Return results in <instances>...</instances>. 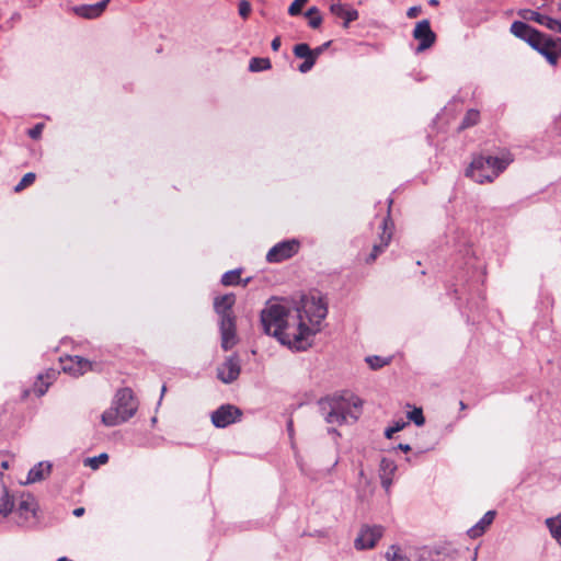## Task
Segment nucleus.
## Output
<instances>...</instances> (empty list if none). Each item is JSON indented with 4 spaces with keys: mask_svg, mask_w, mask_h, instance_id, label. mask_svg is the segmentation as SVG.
Listing matches in <instances>:
<instances>
[{
    "mask_svg": "<svg viewBox=\"0 0 561 561\" xmlns=\"http://www.w3.org/2000/svg\"><path fill=\"white\" fill-rule=\"evenodd\" d=\"M327 316L328 304L319 291L300 295L298 300L283 297V346L307 351Z\"/></svg>",
    "mask_w": 561,
    "mask_h": 561,
    "instance_id": "nucleus-1",
    "label": "nucleus"
},
{
    "mask_svg": "<svg viewBox=\"0 0 561 561\" xmlns=\"http://www.w3.org/2000/svg\"><path fill=\"white\" fill-rule=\"evenodd\" d=\"M362 399L351 392L319 401L320 411L325 422L337 425L350 421L355 423L362 414Z\"/></svg>",
    "mask_w": 561,
    "mask_h": 561,
    "instance_id": "nucleus-2",
    "label": "nucleus"
},
{
    "mask_svg": "<svg viewBox=\"0 0 561 561\" xmlns=\"http://www.w3.org/2000/svg\"><path fill=\"white\" fill-rule=\"evenodd\" d=\"M234 304L236 296L233 294H225L214 299V310L219 317L218 323L224 351L231 350L238 342L236 317L232 310Z\"/></svg>",
    "mask_w": 561,
    "mask_h": 561,
    "instance_id": "nucleus-3",
    "label": "nucleus"
},
{
    "mask_svg": "<svg viewBox=\"0 0 561 561\" xmlns=\"http://www.w3.org/2000/svg\"><path fill=\"white\" fill-rule=\"evenodd\" d=\"M513 161L510 152L503 153L501 157L478 156L474 157L466 170V176L471 178L474 182L483 184L493 182Z\"/></svg>",
    "mask_w": 561,
    "mask_h": 561,
    "instance_id": "nucleus-4",
    "label": "nucleus"
},
{
    "mask_svg": "<svg viewBox=\"0 0 561 561\" xmlns=\"http://www.w3.org/2000/svg\"><path fill=\"white\" fill-rule=\"evenodd\" d=\"M260 325L265 335L280 343V298L272 297L260 312Z\"/></svg>",
    "mask_w": 561,
    "mask_h": 561,
    "instance_id": "nucleus-5",
    "label": "nucleus"
},
{
    "mask_svg": "<svg viewBox=\"0 0 561 561\" xmlns=\"http://www.w3.org/2000/svg\"><path fill=\"white\" fill-rule=\"evenodd\" d=\"M378 238L379 242L374 243L370 253L365 257L367 264L374 263L377 257L385 252L388 248L394 231V222L391 218V213H387L378 221Z\"/></svg>",
    "mask_w": 561,
    "mask_h": 561,
    "instance_id": "nucleus-6",
    "label": "nucleus"
},
{
    "mask_svg": "<svg viewBox=\"0 0 561 561\" xmlns=\"http://www.w3.org/2000/svg\"><path fill=\"white\" fill-rule=\"evenodd\" d=\"M529 46L542 55L552 66L557 65L561 56V38L546 35L542 32L537 37L530 38Z\"/></svg>",
    "mask_w": 561,
    "mask_h": 561,
    "instance_id": "nucleus-7",
    "label": "nucleus"
},
{
    "mask_svg": "<svg viewBox=\"0 0 561 561\" xmlns=\"http://www.w3.org/2000/svg\"><path fill=\"white\" fill-rule=\"evenodd\" d=\"M242 411L232 404H222L211 413V423L217 428H225L238 421Z\"/></svg>",
    "mask_w": 561,
    "mask_h": 561,
    "instance_id": "nucleus-8",
    "label": "nucleus"
},
{
    "mask_svg": "<svg viewBox=\"0 0 561 561\" xmlns=\"http://www.w3.org/2000/svg\"><path fill=\"white\" fill-rule=\"evenodd\" d=\"M15 513L19 517L16 520L18 526L28 527L31 519L36 518L37 503L32 494H23L18 503Z\"/></svg>",
    "mask_w": 561,
    "mask_h": 561,
    "instance_id": "nucleus-9",
    "label": "nucleus"
},
{
    "mask_svg": "<svg viewBox=\"0 0 561 561\" xmlns=\"http://www.w3.org/2000/svg\"><path fill=\"white\" fill-rule=\"evenodd\" d=\"M115 409L123 415V420L128 421L137 411V403L134 393L129 388H122L115 396Z\"/></svg>",
    "mask_w": 561,
    "mask_h": 561,
    "instance_id": "nucleus-10",
    "label": "nucleus"
},
{
    "mask_svg": "<svg viewBox=\"0 0 561 561\" xmlns=\"http://www.w3.org/2000/svg\"><path fill=\"white\" fill-rule=\"evenodd\" d=\"M383 528L381 526L365 525L360 528L354 546L357 550H367L375 547L377 541L382 537Z\"/></svg>",
    "mask_w": 561,
    "mask_h": 561,
    "instance_id": "nucleus-11",
    "label": "nucleus"
},
{
    "mask_svg": "<svg viewBox=\"0 0 561 561\" xmlns=\"http://www.w3.org/2000/svg\"><path fill=\"white\" fill-rule=\"evenodd\" d=\"M240 373L241 362L237 354L227 357L225 362L217 368L218 379L226 385L237 380Z\"/></svg>",
    "mask_w": 561,
    "mask_h": 561,
    "instance_id": "nucleus-12",
    "label": "nucleus"
},
{
    "mask_svg": "<svg viewBox=\"0 0 561 561\" xmlns=\"http://www.w3.org/2000/svg\"><path fill=\"white\" fill-rule=\"evenodd\" d=\"M413 36L420 42L416 48L417 51L428 49L436 39V34L432 31L428 20H422L416 23Z\"/></svg>",
    "mask_w": 561,
    "mask_h": 561,
    "instance_id": "nucleus-13",
    "label": "nucleus"
},
{
    "mask_svg": "<svg viewBox=\"0 0 561 561\" xmlns=\"http://www.w3.org/2000/svg\"><path fill=\"white\" fill-rule=\"evenodd\" d=\"M60 363L62 370L75 377L81 376L92 369V364L80 356L60 358Z\"/></svg>",
    "mask_w": 561,
    "mask_h": 561,
    "instance_id": "nucleus-14",
    "label": "nucleus"
},
{
    "mask_svg": "<svg viewBox=\"0 0 561 561\" xmlns=\"http://www.w3.org/2000/svg\"><path fill=\"white\" fill-rule=\"evenodd\" d=\"M330 12L343 20V27L347 28L350 23L356 21L359 16L358 11L351 5L343 4L340 0L333 1L330 4Z\"/></svg>",
    "mask_w": 561,
    "mask_h": 561,
    "instance_id": "nucleus-15",
    "label": "nucleus"
},
{
    "mask_svg": "<svg viewBox=\"0 0 561 561\" xmlns=\"http://www.w3.org/2000/svg\"><path fill=\"white\" fill-rule=\"evenodd\" d=\"M111 0H102L93 4H81L73 8V12L83 19L92 20L102 15Z\"/></svg>",
    "mask_w": 561,
    "mask_h": 561,
    "instance_id": "nucleus-16",
    "label": "nucleus"
},
{
    "mask_svg": "<svg viewBox=\"0 0 561 561\" xmlns=\"http://www.w3.org/2000/svg\"><path fill=\"white\" fill-rule=\"evenodd\" d=\"M294 54L297 58L304 59V61L298 67V70L301 73H307L313 68L314 56L312 55V49L307 43H299L295 45Z\"/></svg>",
    "mask_w": 561,
    "mask_h": 561,
    "instance_id": "nucleus-17",
    "label": "nucleus"
},
{
    "mask_svg": "<svg viewBox=\"0 0 561 561\" xmlns=\"http://www.w3.org/2000/svg\"><path fill=\"white\" fill-rule=\"evenodd\" d=\"M511 32L528 45L530 38H535L540 34V31L522 21H514L511 25Z\"/></svg>",
    "mask_w": 561,
    "mask_h": 561,
    "instance_id": "nucleus-18",
    "label": "nucleus"
},
{
    "mask_svg": "<svg viewBox=\"0 0 561 561\" xmlns=\"http://www.w3.org/2000/svg\"><path fill=\"white\" fill-rule=\"evenodd\" d=\"M495 516V511H488L478 523H476L470 529H468V536L470 538H478L482 536L485 533V530L492 525Z\"/></svg>",
    "mask_w": 561,
    "mask_h": 561,
    "instance_id": "nucleus-19",
    "label": "nucleus"
},
{
    "mask_svg": "<svg viewBox=\"0 0 561 561\" xmlns=\"http://www.w3.org/2000/svg\"><path fill=\"white\" fill-rule=\"evenodd\" d=\"M522 16L526 20L534 21L540 25H543L551 31H556V25H558L557 19H553L545 14H540L531 10H526L524 13H522Z\"/></svg>",
    "mask_w": 561,
    "mask_h": 561,
    "instance_id": "nucleus-20",
    "label": "nucleus"
},
{
    "mask_svg": "<svg viewBox=\"0 0 561 561\" xmlns=\"http://www.w3.org/2000/svg\"><path fill=\"white\" fill-rule=\"evenodd\" d=\"M51 465L47 461H42L35 465L27 473L26 483H35L45 479L50 473Z\"/></svg>",
    "mask_w": 561,
    "mask_h": 561,
    "instance_id": "nucleus-21",
    "label": "nucleus"
},
{
    "mask_svg": "<svg viewBox=\"0 0 561 561\" xmlns=\"http://www.w3.org/2000/svg\"><path fill=\"white\" fill-rule=\"evenodd\" d=\"M124 422L126 420H123V415L115 408H111L102 414V423L106 426H116Z\"/></svg>",
    "mask_w": 561,
    "mask_h": 561,
    "instance_id": "nucleus-22",
    "label": "nucleus"
},
{
    "mask_svg": "<svg viewBox=\"0 0 561 561\" xmlns=\"http://www.w3.org/2000/svg\"><path fill=\"white\" fill-rule=\"evenodd\" d=\"M300 245L299 239L296 238L283 240V260H288L296 255Z\"/></svg>",
    "mask_w": 561,
    "mask_h": 561,
    "instance_id": "nucleus-23",
    "label": "nucleus"
},
{
    "mask_svg": "<svg viewBox=\"0 0 561 561\" xmlns=\"http://www.w3.org/2000/svg\"><path fill=\"white\" fill-rule=\"evenodd\" d=\"M546 525L552 538L561 546V513L557 517L547 518Z\"/></svg>",
    "mask_w": 561,
    "mask_h": 561,
    "instance_id": "nucleus-24",
    "label": "nucleus"
},
{
    "mask_svg": "<svg viewBox=\"0 0 561 561\" xmlns=\"http://www.w3.org/2000/svg\"><path fill=\"white\" fill-rule=\"evenodd\" d=\"M242 268H234L222 274L220 283L224 286H236L241 284Z\"/></svg>",
    "mask_w": 561,
    "mask_h": 561,
    "instance_id": "nucleus-25",
    "label": "nucleus"
},
{
    "mask_svg": "<svg viewBox=\"0 0 561 561\" xmlns=\"http://www.w3.org/2000/svg\"><path fill=\"white\" fill-rule=\"evenodd\" d=\"M272 67L270 58L266 57H252L249 61L250 72H261Z\"/></svg>",
    "mask_w": 561,
    "mask_h": 561,
    "instance_id": "nucleus-26",
    "label": "nucleus"
},
{
    "mask_svg": "<svg viewBox=\"0 0 561 561\" xmlns=\"http://www.w3.org/2000/svg\"><path fill=\"white\" fill-rule=\"evenodd\" d=\"M14 507V502L11 499L9 491L4 488L0 497V514L7 517Z\"/></svg>",
    "mask_w": 561,
    "mask_h": 561,
    "instance_id": "nucleus-27",
    "label": "nucleus"
},
{
    "mask_svg": "<svg viewBox=\"0 0 561 561\" xmlns=\"http://www.w3.org/2000/svg\"><path fill=\"white\" fill-rule=\"evenodd\" d=\"M479 118H480L479 111L473 110V108L469 110L466 113V115L463 116V118L459 125V130L474 126L479 122Z\"/></svg>",
    "mask_w": 561,
    "mask_h": 561,
    "instance_id": "nucleus-28",
    "label": "nucleus"
},
{
    "mask_svg": "<svg viewBox=\"0 0 561 561\" xmlns=\"http://www.w3.org/2000/svg\"><path fill=\"white\" fill-rule=\"evenodd\" d=\"M365 362L368 364V366L373 370H377V369H380V368L389 365L391 362V357H381L378 355H371V356H367L365 358Z\"/></svg>",
    "mask_w": 561,
    "mask_h": 561,
    "instance_id": "nucleus-29",
    "label": "nucleus"
},
{
    "mask_svg": "<svg viewBox=\"0 0 561 561\" xmlns=\"http://www.w3.org/2000/svg\"><path fill=\"white\" fill-rule=\"evenodd\" d=\"M380 476L393 477L397 471V465L392 459L383 457L379 465Z\"/></svg>",
    "mask_w": 561,
    "mask_h": 561,
    "instance_id": "nucleus-30",
    "label": "nucleus"
},
{
    "mask_svg": "<svg viewBox=\"0 0 561 561\" xmlns=\"http://www.w3.org/2000/svg\"><path fill=\"white\" fill-rule=\"evenodd\" d=\"M108 461V455L106 453H102L99 456L90 457L84 460V465L89 466L91 469L95 470L101 465H104Z\"/></svg>",
    "mask_w": 561,
    "mask_h": 561,
    "instance_id": "nucleus-31",
    "label": "nucleus"
},
{
    "mask_svg": "<svg viewBox=\"0 0 561 561\" xmlns=\"http://www.w3.org/2000/svg\"><path fill=\"white\" fill-rule=\"evenodd\" d=\"M36 180V174L34 172H27L23 175L20 182L14 186V192H21L24 188L32 185Z\"/></svg>",
    "mask_w": 561,
    "mask_h": 561,
    "instance_id": "nucleus-32",
    "label": "nucleus"
},
{
    "mask_svg": "<svg viewBox=\"0 0 561 561\" xmlns=\"http://www.w3.org/2000/svg\"><path fill=\"white\" fill-rule=\"evenodd\" d=\"M387 561H411L404 554L401 553L400 548L397 546H391L389 550L386 552Z\"/></svg>",
    "mask_w": 561,
    "mask_h": 561,
    "instance_id": "nucleus-33",
    "label": "nucleus"
},
{
    "mask_svg": "<svg viewBox=\"0 0 561 561\" xmlns=\"http://www.w3.org/2000/svg\"><path fill=\"white\" fill-rule=\"evenodd\" d=\"M408 419L412 421L416 426H422L425 423L423 410L421 408H414L408 412Z\"/></svg>",
    "mask_w": 561,
    "mask_h": 561,
    "instance_id": "nucleus-34",
    "label": "nucleus"
},
{
    "mask_svg": "<svg viewBox=\"0 0 561 561\" xmlns=\"http://www.w3.org/2000/svg\"><path fill=\"white\" fill-rule=\"evenodd\" d=\"M49 387V381H44V375L38 374L37 381L34 383V392L37 397L44 396Z\"/></svg>",
    "mask_w": 561,
    "mask_h": 561,
    "instance_id": "nucleus-35",
    "label": "nucleus"
},
{
    "mask_svg": "<svg viewBox=\"0 0 561 561\" xmlns=\"http://www.w3.org/2000/svg\"><path fill=\"white\" fill-rule=\"evenodd\" d=\"M266 261L270 263L280 262V242L275 243L266 254Z\"/></svg>",
    "mask_w": 561,
    "mask_h": 561,
    "instance_id": "nucleus-36",
    "label": "nucleus"
},
{
    "mask_svg": "<svg viewBox=\"0 0 561 561\" xmlns=\"http://www.w3.org/2000/svg\"><path fill=\"white\" fill-rule=\"evenodd\" d=\"M307 2H308V0H294V2L288 8V13L291 16L301 14L302 9Z\"/></svg>",
    "mask_w": 561,
    "mask_h": 561,
    "instance_id": "nucleus-37",
    "label": "nucleus"
},
{
    "mask_svg": "<svg viewBox=\"0 0 561 561\" xmlns=\"http://www.w3.org/2000/svg\"><path fill=\"white\" fill-rule=\"evenodd\" d=\"M252 11V5L248 0H240L238 3V12L242 19H248Z\"/></svg>",
    "mask_w": 561,
    "mask_h": 561,
    "instance_id": "nucleus-38",
    "label": "nucleus"
},
{
    "mask_svg": "<svg viewBox=\"0 0 561 561\" xmlns=\"http://www.w3.org/2000/svg\"><path fill=\"white\" fill-rule=\"evenodd\" d=\"M44 128V123H37L32 128L27 129L26 134L31 139L37 140L42 137Z\"/></svg>",
    "mask_w": 561,
    "mask_h": 561,
    "instance_id": "nucleus-39",
    "label": "nucleus"
},
{
    "mask_svg": "<svg viewBox=\"0 0 561 561\" xmlns=\"http://www.w3.org/2000/svg\"><path fill=\"white\" fill-rule=\"evenodd\" d=\"M405 425V422H396L393 426H389L388 428H386L385 436L389 439L392 438V436L396 433L400 432Z\"/></svg>",
    "mask_w": 561,
    "mask_h": 561,
    "instance_id": "nucleus-40",
    "label": "nucleus"
},
{
    "mask_svg": "<svg viewBox=\"0 0 561 561\" xmlns=\"http://www.w3.org/2000/svg\"><path fill=\"white\" fill-rule=\"evenodd\" d=\"M331 44H332V42L328 41V42L323 43L322 45L312 49V55L314 56V62L317 61L318 57L320 55H322L324 53V50L330 47Z\"/></svg>",
    "mask_w": 561,
    "mask_h": 561,
    "instance_id": "nucleus-41",
    "label": "nucleus"
},
{
    "mask_svg": "<svg viewBox=\"0 0 561 561\" xmlns=\"http://www.w3.org/2000/svg\"><path fill=\"white\" fill-rule=\"evenodd\" d=\"M321 23H322V16L320 13L316 14L314 16H310L308 19V24L312 28H318L321 25Z\"/></svg>",
    "mask_w": 561,
    "mask_h": 561,
    "instance_id": "nucleus-42",
    "label": "nucleus"
},
{
    "mask_svg": "<svg viewBox=\"0 0 561 561\" xmlns=\"http://www.w3.org/2000/svg\"><path fill=\"white\" fill-rule=\"evenodd\" d=\"M421 12H422V7L414 5V7L409 8V10L407 11V16L409 19H415Z\"/></svg>",
    "mask_w": 561,
    "mask_h": 561,
    "instance_id": "nucleus-43",
    "label": "nucleus"
},
{
    "mask_svg": "<svg viewBox=\"0 0 561 561\" xmlns=\"http://www.w3.org/2000/svg\"><path fill=\"white\" fill-rule=\"evenodd\" d=\"M393 477L390 476H380L381 485L388 492L392 484Z\"/></svg>",
    "mask_w": 561,
    "mask_h": 561,
    "instance_id": "nucleus-44",
    "label": "nucleus"
},
{
    "mask_svg": "<svg viewBox=\"0 0 561 561\" xmlns=\"http://www.w3.org/2000/svg\"><path fill=\"white\" fill-rule=\"evenodd\" d=\"M432 556V550L427 549L426 547L422 548L421 551H420V554H419V560L422 561V560H425L427 558H431Z\"/></svg>",
    "mask_w": 561,
    "mask_h": 561,
    "instance_id": "nucleus-45",
    "label": "nucleus"
},
{
    "mask_svg": "<svg viewBox=\"0 0 561 561\" xmlns=\"http://www.w3.org/2000/svg\"><path fill=\"white\" fill-rule=\"evenodd\" d=\"M43 375H44V381H49V385H50L51 381L56 377V371L54 369H50V370L46 371V374H43Z\"/></svg>",
    "mask_w": 561,
    "mask_h": 561,
    "instance_id": "nucleus-46",
    "label": "nucleus"
},
{
    "mask_svg": "<svg viewBox=\"0 0 561 561\" xmlns=\"http://www.w3.org/2000/svg\"><path fill=\"white\" fill-rule=\"evenodd\" d=\"M273 50H278L280 48V35H276L272 41Z\"/></svg>",
    "mask_w": 561,
    "mask_h": 561,
    "instance_id": "nucleus-47",
    "label": "nucleus"
},
{
    "mask_svg": "<svg viewBox=\"0 0 561 561\" xmlns=\"http://www.w3.org/2000/svg\"><path fill=\"white\" fill-rule=\"evenodd\" d=\"M319 13H320V11L317 7H311L306 12V16L309 19L310 16H314L316 14H319Z\"/></svg>",
    "mask_w": 561,
    "mask_h": 561,
    "instance_id": "nucleus-48",
    "label": "nucleus"
},
{
    "mask_svg": "<svg viewBox=\"0 0 561 561\" xmlns=\"http://www.w3.org/2000/svg\"><path fill=\"white\" fill-rule=\"evenodd\" d=\"M286 426H287V432H288V435L290 438H293V420L289 419L287 422H286Z\"/></svg>",
    "mask_w": 561,
    "mask_h": 561,
    "instance_id": "nucleus-49",
    "label": "nucleus"
},
{
    "mask_svg": "<svg viewBox=\"0 0 561 561\" xmlns=\"http://www.w3.org/2000/svg\"><path fill=\"white\" fill-rule=\"evenodd\" d=\"M85 510L83 507H77L73 510V515L76 517H81L84 514Z\"/></svg>",
    "mask_w": 561,
    "mask_h": 561,
    "instance_id": "nucleus-50",
    "label": "nucleus"
},
{
    "mask_svg": "<svg viewBox=\"0 0 561 561\" xmlns=\"http://www.w3.org/2000/svg\"><path fill=\"white\" fill-rule=\"evenodd\" d=\"M398 448L402 450L403 453H408L411 450V446L409 444H399Z\"/></svg>",
    "mask_w": 561,
    "mask_h": 561,
    "instance_id": "nucleus-51",
    "label": "nucleus"
},
{
    "mask_svg": "<svg viewBox=\"0 0 561 561\" xmlns=\"http://www.w3.org/2000/svg\"><path fill=\"white\" fill-rule=\"evenodd\" d=\"M252 280L251 277H247L245 279H241V284L243 287H245L248 284H250V282Z\"/></svg>",
    "mask_w": 561,
    "mask_h": 561,
    "instance_id": "nucleus-52",
    "label": "nucleus"
},
{
    "mask_svg": "<svg viewBox=\"0 0 561 561\" xmlns=\"http://www.w3.org/2000/svg\"><path fill=\"white\" fill-rule=\"evenodd\" d=\"M556 126L559 129V133L561 134V115L556 119Z\"/></svg>",
    "mask_w": 561,
    "mask_h": 561,
    "instance_id": "nucleus-53",
    "label": "nucleus"
},
{
    "mask_svg": "<svg viewBox=\"0 0 561 561\" xmlns=\"http://www.w3.org/2000/svg\"><path fill=\"white\" fill-rule=\"evenodd\" d=\"M428 4H430L431 7H436V5H438V4H439V1H438V0H428Z\"/></svg>",
    "mask_w": 561,
    "mask_h": 561,
    "instance_id": "nucleus-54",
    "label": "nucleus"
},
{
    "mask_svg": "<svg viewBox=\"0 0 561 561\" xmlns=\"http://www.w3.org/2000/svg\"><path fill=\"white\" fill-rule=\"evenodd\" d=\"M556 31L561 33V21L558 20V25H556Z\"/></svg>",
    "mask_w": 561,
    "mask_h": 561,
    "instance_id": "nucleus-55",
    "label": "nucleus"
},
{
    "mask_svg": "<svg viewBox=\"0 0 561 561\" xmlns=\"http://www.w3.org/2000/svg\"><path fill=\"white\" fill-rule=\"evenodd\" d=\"M459 405H460V409H461V410L467 409V404H466L463 401H460V402H459Z\"/></svg>",
    "mask_w": 561,
    "mask_h": 561,
    "instance_id": "nucleus-56",
    "label": "nucleus"
},
{
    "mask_svg": "<svg viewBox=\"0 0 561 561\" xmlns=\"http://www.w3.org/2000/svg\"><path fill=\"white\" fill-rule=\"evenodd\" d=\"M387 202H388V210H390L391 206H392V199L388 198Z\"/></svg>",
    "mask_w": 561,
    "mask_h": 561,
    "instance_id": "nucleus-57",
    "label": "nucleus"
},
{
    "mask_svg": "<svg viewBox=\"0 0 561 561\" xmlns=\"http://www.w3.org/2000/svg\"><path fill=\"white\" fill-rule=\"evenodd\" d=\"M57 561H71V560L66 557H60Z\"/></svg>",
    "mask_w": 561,
    "mask_h": 561,
    "instance_id": "nucleus-58",
    "label": "nucleus"
},
{
    "mask_svg": "<svg viewBox=\"0 0 561 561\" xmlns=\"http://www.w3.org/2000/svg\"><path fill=\"white\" fill-rule=\"evenodd\" d=\"M28 394H30V390H25L24 393H23V398L28 397Z\"/></svg>",
    "mask_w": 561,
    "mask_h": 561,
    "instance_id": "nucleus-59",
    "label": "nucleus"
},
{
    "mask_svg": "<svg viewBox=\"0 0 561 561\" xmlns=\"http://www.w3.org/2000/svg\"><path fill=\"white\" fill-rule=\"evenodd\" d=\"M165 390H167V388H165V386H163L161 389V397L165 393Z\"/></svg>",
    "mask_w": 561,
    "mask_h": 561,
    "instance_id": "nucleus-60",
    "label": "nucleus"
},
{
    "mask_svg": "<svg viewBox=\"0 0 561 561\" xmlns=\"http://www.w3.org/2000/svg\"><path fill=\"white\" fill-rule=\"evenodd\" d=\"M2 468L7 469L8 468V462L7 461H3L2 462Z\"/></svg>",
    "mask_w": 561,
    "mask_h": 561,
    "instance_id": "nucleus-61",
    "label": "nucleus"
},
{
    "mask_svg": "<svg viewBox=\"0 0 561 561\" xmlns=\"http://www.w3.org/2000/svg\"><path fill=\"white\" fill-rule=\"evenodd\" d=\"M468 305H469L470 308H472V300H471V298L468 299Z\"/></svg>",
    "mask_w": 561,
    "mask_h": 561,
    "instance_id": "nucleus-62",
    "label": "nucleus"
},
{
    "mask_svg": "<svg viewBox=\"0 0 561 561\" xmlns=\"http://www.w3.org/2000/svg\"><path fill=\"white\" fill-rule=\"evenodd\" d=\"M479 298H480L481 300H484V297H482V294H481V293H479Z\"/></svg>",
    "mask_w": 561,
    "mask_h": 561,
    "instance_id": "nucleus-63",
    "label": "nucleus"
}]
</instances>
